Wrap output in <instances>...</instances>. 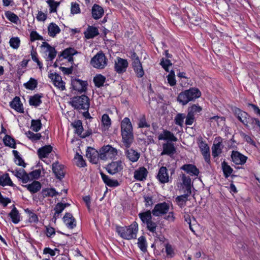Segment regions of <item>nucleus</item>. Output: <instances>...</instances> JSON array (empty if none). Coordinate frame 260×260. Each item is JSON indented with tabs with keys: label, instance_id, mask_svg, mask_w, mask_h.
Wrapping results in <instances>:
<instances>
[{
	"label": "nucleus",
	"instance_id": "7",
	"mask_svg": "<svg viewBox=\"0 0 260 260\" xmlns=\"http://www.w3.org/2000/svg\"><path fill=\"white\" fill-rule=\"evenodd\" d=\"M49 78L52 81L54 85L60 90H64L66 89L65 83L62 81V78L58 74L50 73L49 75Z\"/></svg>",
	"mask_w": 260,
	"mask_h": 260
},
{
	"label": "nucleus",
	"instance_id": "19",
	"mask_svg": "<svg viewBox=\"0 0 260 260\" xmlns=\"http://www.w3.org/2000/svg\"><path fill=\"white\" fill-rule=\"evenodd\" d=\"M11 172L18 178L21 179L23 183L27 182L30 179L28 175L23 169H15L11 171Z\"/></svg>",
	"mask_w": 260,
	"mask_h": 260
},
{
	"label": "nucleus",
	"instance_id": "9",
	"mask_svg": "<svg viewBox=\"0 0 260 260\" xmlns=\"http://www.w3.org/2000/svg\"><path fill=\"white\" fill-rule=\"evenodd\" d=\"M124 153L126 158L132 162L137 161L140 157V153L132 148H125Z\"/></svg>",
	"mask_w": 260,
	"mask_h": 260
},
{
	"label": "nucleus",
	"instance_id": "26",
	"mask_svg": "<svg viewBox=\"0 0 260 260\" xmlns=\"http://www.w3.org/2000/svg\"><path fill=\"white\" fill-rule=\"evenodd\" d=\"M77 51L73 48H68L64 50L61 56L63 58L67 59L69 62H73V55L77 54Z\"/></svg>",
	"mask_w": 260,
	"mask_h": 260
},
{
	"label": "nucleus",
	"instance_id": "45",
	"mask_svg": "<svg viewBox=\"0 0 260 260\" xmlns=\"http://www.w3.org/2000/svg\"><path fill=\"white\" fill-rule=\"evenodd\" d=\"M41 193L44 198L47 197H53L58 194V192L56 191L55 189L52 188L42 189Z\"/></svg>",
	"mask_w": 260,
	"mask_h": 260
},
{
	"label": "nucleus",
	"instance_id": "50",
	"mask_svg": "<svg viewBox=\"0 0 260 260\" xmlns=\"http://www.w3.org/2000/svg\"><path fill=\"white\" fill-rule=\"evenodd\" d=\"M41 97V96L39 95H35L34 96L30 98L29 99L30 105L35 107L39 106L42 103Z\"/></svg>",
	"mask_w": 260,
	"mask_h": 260
},
{
	"label": "nucleus",
	"instance_id": "30",
	"mask_svg": "<svg viewBox=\"0 0 260 260\" xmlns=\"http://www.w3.org/2000/svg\"><path fill=\"white\" fill-rule=\"evenodd\" d=\"M132 65L137 76L139 78L142 77L144 75V71L140 61L137 60L136 61L132 62Z\"/></svg>",
	"mask_w": 260,
	"mask_h": 260
},
{
	"label": "nucleus",
	"instance_id": "48",
	"mask_svg": "<svg viewBox=\"0 0 260 260\" xmlns=\"http://www.w3.org/2000/svg\"><path fill=\"white\" fill-rule=\"evenodd\" d=\"M138 245L142 251L145 252L147 250L146 241L144 237L141 236L138 238Z\"/></svg>",
	"mask_w": 260,
	"mask_h": 260
},
{
	"label": "nucleus",
	"instance_id": "5",
	"mask_svg": "<svg viewBox=\"0 0 260 260\" xmlns=\"http://www.w3.org/2000/svg\"><path fill=\"white\" fill-rule=\"evenodd\" d=\"M198 145L204 156L205 160L208 164L210 162V148L206 142L204 141L202 138L198 140Z\"/></svg>",
	"mask_w": 260,
	"mask_h": 260
},
{
	"label": "nucleus",
	"instance_id": "51",
	"mask_svg": "<svg viewBox=\"0 0 260 260\" xmlns=\"http://www.w3.org/2000/svg\"><path fill=\"white\" fill-rule=\"evenodd\" d=\"M74 159L76 160V164L79 167H84L86 166V162L82 155L76 153Z\"/></svg>",
	"mask_w": 260,
	"mask_h": 260
},
{
	"label": "nucleus",
	"instance_id": "11",
	"mask_svg": "<svg viewBox=\"0 0 260 260\" xmlns=\"http://www.w3.org/2000/svg\"><path fill=\"white\" fill-rule=\"evenodd\" d=\"M122 145L126 148H129L134 141L133 133H121Z\"/></svg>",
	"mask_w": 260,
	"mask_h": 260
},
{
	"label": "nucleus",
	"instance_id": "18",
	"mask_svg": "<svg viewBox=\"0 0 260 260\" xmlns=\"http://www.w3.org/2000/svg\"><path fill=\"white\" fill-rule=\"evenodd\" d=\"M234 114L239 120L244 125H247V120L249 116L247 113L241 111L239 108H235L234 109Z\"/></svg>",
	"mask_w": 260,
	"mask_h": 260
},
{
	"label": "nucleus",
	"instance_id": "14",
	"mask_svg": "<svg viewBox=\"0 0 260 260\" xmlns=\"http://www.w3.org/2000/svg\"><path fill=\"white\" fill-rule=\"evenodd\" d=\"M100 153L92 148H88L86 150V157L93 164H96L99 157Z\"/></svg>",
	"mask_w": 260,
	"mask_h": 260
},
{
	"label": "nucleus",
	"instance_id": "24",
	"mask_svg": "<svg viewBox=\"0 0 260 260\" xmlns=\"http://www.w3.org/2000/svg\"><path fill=\"white\" fill-rule=\"evenodd\" d=\"M158 139L159 140H169L173 142L177 141V138L175 137L174 134L167 130H164L162 133L158 135Z\"/></svg>",
	"mask_w": 260,
	"mask_h": 260
},
{
	"label": "nucleus",
	"instance_id": "37",
	"mask_svg": "<svg viewBox=\"0 0 260 260\" xmlns=\"http://www.w3.org/2000/svg\"><path fill=\"white\" fill-rule=\"evenodd\" d=\"M44 46L46 47V52L48 53L47 59L53 60L56 55V51L54 47L50 46L48 43H45Z\"/></svg>",
	"mask_w": 260,
	"mask_h": 260
},
{
	"label": "nucleus",
	"instance_id": "2",
	"mask_svg": "<svg viewBox=\"0 0 260 260\" xmlns=\"http://www.w3.org/2000/svg\"><path fill=\"white\" fill-rule=\"evenodd\" d=\"M71 104L75 109L86 112L88 111L90 105L89 99L85 95L73 98Z\"/></svg>",
	"mask_w": 260,
	"mask_h": 260
},
{
	"label": "nucleus",
	"instance_id": "15",
	"mask_svg": "<svg viewBox=\"0 0 260 260\" xmlns=\"http://www.w3.org/2000/svg\"><path fill=\"white\" fill-rule=\"evenodd\" d=\"M63 166L58 162H54L52 165V169L56 178L61 179L64 176Z\"/></svg>",
	"mask_w": 260,
	"mask_h": 260
},
{
	"label": "nucleus",
	"instance_id": "1",
	"mask_svg": "<svg viewBox=\"0 0 260 260\" xmlns=\"http://www.w3.org/2000/svg\"><path fill=\"white\" fill-rule=\"evenodd\" d=\"M117 232L123 239L130 240L136 238L138 231V225L136 222H134L128 226L118 227Z\"/></svg>",
	"mask_w": 260,
	"mask_h": 260
},
{
	"label": "nucleus",
	"instance_id": "63",
	"mask_svg": "<svg viewBox=\"0 0 260 260\" xmlns=\"http://www.w3.org/2000/svg\"><path fill=\"white\" fill-rule=\"evenodd\" d=\"M6 17L10 21L14 23H17L19 20L18 17L11 12H7L6 13Z\"/></svg>",
	"mask_w": 260,
	"mask_h": 260
},
{
	"label": "nucleus",
	"instance_id": "13",
	"mask_svg": "<svg viewBox=\"0 0 260 260\" xmlns=\"http://www.w3.org/2000/svg\"><path fill=\"white\" fill-rule=\"evenodd\" d=\"M232 161L236 165L244 164L247 157L238 151H233L231 154Z\"/></svg>",
	"mask_w": 260,
	"mask_h": 260
},
{
	"label": "nucleus",
	"instance_id": "8",
	"mask_svg": "<svg viewBox=\"0 0 260 260\" xmlns=\"http://www.w3.org/2000/svg\"><path fill=\"white\" fill-rule=\"evenodd\" d=\"M128 64L127 60L118 57L115 61V71L118 74L123 73L126 71Z\"/></svg>",
	"mask_w": 260,
	"mask_h": 260
},
{
	"label": "nucleus",
	"instance_id": "16",
	"mask_svg": "<svg viewBox=\"0 0 260 260\" xmlns=\"http://www.w3.org/2000/svg\"><path fill=\"white\" fill-rule=\"evenodd\" d=\"M176 152V149L174 145L170 142H167L162 145V151L161 153V155H167L171 156L173 155Z\"/></svg>",
	"mask_w": 260,
	"mask_h": 260
},
{
	"label": "nucleus",
	"instance_id": "20",
	"mask_svg": "<svg viewBox=\"0 0 260 260\" xmlns=\"http://www.w3.org/2000/svg\"><path fill=\"white\" fill-rule=\"evenodd\" d=\"M72 84L74 90L79 92H82L86 90L87 85L86 82L79 79H75L72 81Z\"/></svg>",
	"mask_w": 260,
	"mask_h": 260
},
{
	"label": "nucleus",
	"instance_id": "31",
	"mask_svg": "<svg viewBox=\"0 0 260 260\" xmlns=\"http://www.w3.org/2000/svg\"><path fill=\"white\" fill-rule=\"evenodd\" d=\"M101 175L103 181L108 186L117 187L119 185L117 180L110 179L108 176L103 173H101Z\"/></svg>",
	"mask_w": 260,
	"mask_h": 260
},
{
	"label": "nucleus",
	"instance_id": "52",
	"mask_svg": "<svg viewBox=\"0 0 260 260\" xmlns=\"http://www.w3.org/2000/svg\"><path fill=\"white\" fill-rule=\"evenodd\" d=\"M47 3L50 7V12H56V8L59 6V3L55 2L54 0H47Z\"/></svg>",
	"mask_w": 260,
	"mask_h": 260
},
{
	"label": "nucleus",
	"instance_id": "25",
	"mask_svg": "<svg viewBox=\"0 0 260 260\" xmlns=\"http://www.w3.org/2000/svg\"><path fill=\"white\" fill-rule=\"evenodd\" d=\"M147 170L144 167H141L136 170L134 172V178L138 181L145 180L147 175Z\"/></svg>",
	"mask_w": 260,
	"mask_h": 260
},
{
	"label": "nucleus",
	"instance_id": "61",
	"mask_svg": "<svg viewBox=\"0 0 260 260\" xmlns=\"http://www.w3.org/2000/svg\"><path fill=\"white\" fill-rule=\"evenodd\" d=\"M71 12L72 14H77L80 13V6L77 3H71Z\"/></svg>",
	"mask_w": 260,
	"mask_h": 260
},
{
	"label": "nucleus",
	"instance_id": "44",
	"mask_svg": "<svg viewBox=\"0 0 260 260\" xmlns=\"http://www.w3.org/2000/svg\"><path fill=\"white\" fill-rule=\"evenodd\" d=\"M178 101L184 105L187 104L190 101V99L188 96L186 90L184 92H181L178 96Z\"/></svg>",
	"mask_w": 260,
	"mask_h": 260
},
{
	"label": "nucleus",
	"instance_id": "29",
	"mask_svg": "<svg viewBox=\"0 0 260 260\" xmlns=\"http://www.w3.org/2000/svg\"><path fill=\"white\" fill-rule=\"evenodd\" d=\"M10 106L19 113H23L24 112L22 104L21 103L20 99L19 97L16 96L14 98L10 103Z\"/></svg>",
	"mask_w": 260,
	"mask_h": 260
},
{
	"label": "nucleus",
	"instance_id": "53",
	"mask_svg": "<svg viewBox=\"0 0 260 260\" xmlns=\"http://www.w3.org/2000/svg\"><path fill=\"white\" fill-rule=\"evenodd\" d=\"M9 43L12 48L17 49L20 46V40L18 37H13L10 39Z\"/></svg>",
	"mask_w": 260,
	"mask_h": 260
},
{
	"label": "nucleus",
	"instance_id": "32",
	"mask_svg": "<svg viewBox=\"0 0 260 260\" xmlns=\"http://www.w3.org/2000/svg\"><path fill=\"white\" fill-rule=\"evenodd\" d=\"M99 34L98 28L94 26H89L84 32L85 37L88 39L93 38Z\"/></svg>",
	"mask_w": 260,
	"mask_h": 260
},
{
	"label": "nucleus",
	"instance_id": "47",
	"mask_svg": "<svg viewBox=\"0 0 260 260\" xmlns=\"http://www.w3.org/2000/svg\"><path fill=\"white\" fill-rule=\"evenodd\" d=\"M221 166L225 177L226 178L229 177L233 172L232 168L225 161L222 162Z\"/></svg>",
	"mask_w": 260,
	"mask_h": 260
},
{
	"label": "nucleus",
	"instance_id": "60",
	"mask_svg": "<svg viewBox=\"0 0 260 260\" xmlns=\"http://www.w3.org/2000/svg\"><path fill=\"white\" fill-rule=\"evenodd\" d=\"M150 124L147 122L145 116H142L140 118L138 122V126L141 128L149 127Z\"/></svg>",
	"mask_w": 260,
	"mask_h": 260
},
{
	"label": "nucleus",
	"instance_id": "55",
	"mask_svg": "<svg viewBox=\"0 0 260 260\" xmlns=\"http://www.w3.org/2000/svg\"><path fill=\"white\" fill-rule=\"evenodd\" d=\"M27 137L32 141H37L40 139L41 135L40 133L35 134L31 131H28L25 133Z\"/></svg>",
	"mask_w": 260,
	"mask_h": 260
},
{
	"label": "nucleus",
	"instance_id": "54",
	"mask_svg": "<svg viewBox=\"0 0 260 260\" xmlns=\"http://www.w3.org/2000/svg\"><path fill=\"white\" fill-rule=\"evenodd\" d=\"M42 123L40 120H32L31 122V128L32 131L37 132L40 130Z\"/></svg>",
	"mask_w": 260,
	"mask_h": 260
},
{
	"label": "nucleus",
	"instance_id": "10",
	"mask_svg": "<svg viewBox=\"0 0 260 260\" xmlns=\"http://www.w3.org/2000/svg\"><path fill=\"white\" fill-rule=\"evenodd\" d=\"M223 145L220 138L216 139L212 147V153L214 157L218 156L222 152Z\"/></svg>",
	"mask_w": 260,
	"mask_h": 260
},
{
	"label": "nucleus",
	"instance_id": "34",
	"mask_svg": "<svg viewBox=\"0 0 260 260\" xmlns=\"http://www.w3.org/2000/svg\"><path fill=\"white\" fill-rule=\"evenodd\" d=\"M25 187L31 193H36L41 189V185L39 181H34L31 184L25 185Z\"/></svg>",
	"mask_w": 260,
	"mask_h": 260
},
{
	"label": "nucleus",
	"instance_id": "41",
	"mask_svg": "<svg viewBox=\"0 0 260 260\" xmlns=\"http://www.w3.org/2000/svg\"><path fill=\"white\" fill-rule=\"evenodd\" d=\"M152 212L147 211L144 212L140 213L139 216L143 223H148L152 219Z\"/></svg>",
	"mask_w": 260,
	"mask_h": 260
},
{
	"label": "nucleus",
	"instance_id": "36",
	"mask_svg": "<svg viewBox=\"0 0 260 260\" xmlns=\"http://www.w3.org/2000/svg\"><path fill=\"white\" fill-rule=\"evenodd\" d=\"M190 194L191 193L187 192V191H186V193L184 194L178 196L176 198V201L180 207H182L185 205V203L188 200V198Z\"/></svg>",
	"mask_w": 260,
	"mask_h": 260
},
{
	"label": "nucleus",
	"instance_id": "22",
	"mask_svg": "<svg viewBox=\"0 0 260 260\" xmlns=\"http://www.w3.org/2000/svg\"><path fill=\"white\" fill-rule=\"evenodd\" d=\"M157 177L158 180L162 183H165L169 181V175L166 167H161L160 168Z\"/></svg>",
	"mask_w": 260,
	"mask_h": 260
},
{
	"label": "nucleus",
	"instance_id": "39",
	"mask_svg": "<svg viewBox=\"0 0 260 260\" xmlns=\"http://www.w3.org/2000/svg\"><path fill=\"white\" fill-rule=\"evenodd\" d=\"M9 216L12 219V222L17 224L20 221V216L15 207H14L9 213Z\"/></svg>",
	"mask_w": 260,
	"mask_h": 260
},
{
	"label": "nucleus",
	"instance_id": "59",
	"mask_svg": "<svg viewBox=\"0 0 260 260\" xmlns=\"http://www.w3.org/2000/svg\"><path fill=\"white\" fill-rule=\"evenodd\" d=\"M175 75L174 71L172 70L167 77L168 82L171 86L176 85V81L175 80Z\"/></svg>",
	"mask_w": 260,
	"mask_h": 260
},
{
	"label": "nucleus",
	"instance_id": "4",
	"mask_svg": "<svg viewBox=\"0 0 260 260\" xmlns=\"http://www.w3.org/2000/svg\"><path fill=\"white\" fill-rule=\"evenodd\" d=\"M117 155V150L116 148L110 145L104 146L100 151L99 158L102 160L112 159Z\"/></svg>",
	"mask_w": 260,
	"mask_h": 260
},
{
	"label": "nucleus",
	"instance_id": "3",
	"mask_svg": "<svg viewBox=\"0 0 260 260\" xmlns=\"http://www.w3.org/2000/svg\"><path fill=\"white\" fill-rule=\"evenodd\" d=\"M108 60L105 54L100 52L94 55L90 60L91 65L98 69H103L107 65Z\"/></svg>",
	"mask_w": 260,
	"mask_h": 260
},
{
	"label": "nucleus",
	"instance_id": "28",
	"mask_svg": "<svg viewBox=\"0 0 260 260\" xmlns=\"http://www.w3.org/2000/svg\"><path fill=\"white\" fill-rule=\"evenodd\" d=\"M104 14V10L102 7L98 5L94 4L92 7V16L95 19L101 18Z\"/></svg>",
	"mask_w": 260,
	"mask_h": 260
},
{
	"label": "nucleus",
	"instance_id": "6",
	"mask_svg": "<svg viewBox=\"0 0 260 260\" xmlns=\"http://www.w3.org/2000/svg\"><path fill=\"white\" fill-rule=\"evenodd\" d=\"M170 206L166 203H158L154 206L152 210V214L155 216H159L166 214L169 210Z\"/></svg>",
	"mask_w": 260,
	"mask_h": 260
},
{
	"label": "nucleus",
	"instance_id": "38",
	"mask_svg": "<svg viewBox=\"0 0 260 260\" xmlns=\"http://www.w3.org/2000/svg\"><path fill=\"white\" fill-rule=\"evenodd\" d=\"M72 125L75 128V133L80 136L81 137L84 138L85 136L82 135V133L83 130L82 126V123L80 120H77L74 121L72 123Z\"/></svg>",
	"mask_w": 260,
	"mask_h": 260
},
{
	"label": "nucleus",
	"instance_id": "64",
	"mask_svg": "<svg viewBox=\"0 0 260 260\" xmlns=\"http://www.w3.org/2000/svg\"><path fill=\"white\" fill-rule=\"evenodd\" d=\"M4 142L6 145L11 147H14L15 142L14 139L11 138L10 136H6L4 139Z\"/></svg>",
	"mask_w": 260,
	"mask_h": 260
},
{
	"label": "nucleus",
	"instance_id": "43",
	"mask_svg": "<svg viewBox=\"0 0 260 260\" xmlns=\"http://www.w3.org/2000/svg\"><path fill=\"white\" fill-rule=\"evenodd\" d=\"M181 178L183 184L186 187V191L187 192L191 193V179L188 176H186L185 174L181 175Z\"/></svg>",
	"mask_w": 260,
	"mask_h": 260
},
{
	"label": "nucleus",
	"instance_id": "58",
	"mask_svg": "<svg viewBox=\"0 0 260 260\" xmlns=\"http://www.w3.org/2000/svg\"><path fill=\"white\" fill-rule=\"evenodd\" d=\"M13 152L15 156V162L16 164L20 166L25 167V163L23 160L18 154L17 151L13 150Z\"/></svg>",
	"mask_w": 260,
	"mask_h": 260
},
{
	"label": "nucleus",
	"instance_id": "49",
	"mask_svg": "<svg viewBox=\"0 0 260 260\" xmlns=\"http://www.w3.org/2000/svg\"><path fill=\"white\" fill-rule=\"evenodd\" d=\"M105 77L102 75H99L96 76L94 79L93 81L95 85L97 87H101L103 85L105 81Z\"/></svg>",
	"mask_w": 260,
	"mask_h": 260
},
{
	"label": "nucleus",
	"instance_id": "35",
	"mask_svg": "<svg viewBox=\"0 0 260 260\" xmlns=\"http://www.w3.org/2000/svg\"><path fill=\"white\" fill-rule=\"evenodd\" d=\"M186 92L190 101L199 98L201 95L200 91L197 88H190L188 90H186Z\"/></svg>",
	"mask_w": 260,
	"mask_h": 260
},
{
	"label": "nucleus",
	"instance_id": "21",
	"mask_svg": "<svg viewBox=\"0 0 260 260\" xmlns=\"http://www.w3.org/2000/svg\"><path fill=\"white\" fill-rule=\"evenodd\" d=\"M64 223L69 229H73L76 226V220L72 214L66 213L63 217Z\"/></svg>",
	"mask_w": 260,
	"mask_h": 260
},
{
	"label": "nucleus",
	"instance_id": "40",
	"mask_svg": "<svg viewBox=\"0 0 260 260\" xmlns=\"http://www.w3.org/2000/svg\"><path fill=\"white\" fill-rule=\"evenodd\" d=\"M101 121L104 130L108 129L111 125V121L109 116L106 114H104L102 117Z\"/></svg>",
	"mask_w": 260,
	"mask_h": 260
},
{
	"label": "nucleus",
	"instance_id": "62",
	"mask_svg": "<svg viewBox=\"0 0 260 260\" xmlns=\"http://www.w3.org/2000/svg\"><path fill=\"white\" fill-rule=\"evenodd\" d=\"M202 108L201 107L196 105H193L188 108V113L192 114V115H194L195 114L200 112Z\"/></svg>",
	"mask_w": 260,
	"mask_h": 260
},
{
	"label": "nucleus",
	"instance_id": "23",
	"mask_svg": "<svg viewBox=\"0 0 260 260\" xmlns=\"http://www.w3.org/2000/svg\"><path fill=\"white\" fill-rule=\"evenodd\" d=\"M181 169L191 175L197 176L200 173L199 169L194 165L192 164L184 165L181 167Z\"/></svg>",
	"mask_w": 260,
	"mask_h": 260
},
{
	"label": "nucleus",
	"instance_id": "17",
	"mask_svg": "<svg viewBox=\"0 0 260 260\" xmlns=\"http://www.w3.org/2000/svg\"><path fill=\"white\" fill-rule=\"evenodd\" d=\"M133 133V129L129 119L125 117L121 122V133Z\"/></svg>",
	"mask_w": 260,
	"mask_h": 260
},
{
	"label": "nucleus",
	"instance_id": "33",
	"mask_svg": "<svg viewBox=\"0 0 260 260\" xmlns=\"http://www.w3.org/2000/svg\"><path fill=\"white\" fill-rule=\"evenodd\" d=\"M60 31L59 27L54 23H51L48 27V35L50 37H54Z\"/></svg>",
	"mask_w": 260,
	"mask_h": 260
},
{
	"label": "nucleus",
	"instance_id": "42",
	"mask_svg": "<svg viewBox=\"0 0 260 260\" xmlns=\"http://www.w3.org/2000/svg\"><path fill=\"white\" fill-rule=\"evenodd\" d=\"M0 185L3 186L6 185L13 186L14 184L9 176V175L6 174L0 177Z\"/></svg>",
	"mask_w": 260,
	"mask_h": 260
},
{
	"label": "nucleus",
	"instance_id": "12",
	"mask_svg": "<svg viewBox=\"0 0 260 260\" xmlns=\"http://www.w3.org/2000/svg\"><path fill=\"white\" fill-rule=\"evenodd\" d=\"M123 169L122 162L121 161H113L107 166V170L111 174H115Z\"/></svg>",
	"mask_w": 260,
	"mask_h": 260
},
{
	"label": "nucleus",
	"instance_id": "57",
	"mask_svg": "<svg viewBox=\"0 0 260 260\" xmlns=\"http://www.w3.org/2000/svg\"><path fill=\"white\" fill-rule=\"evenodd\" d=\"M37 80L33 78H30L27 82L24 84V86L25 88L30 90L34 89L37 86Z\"/></svg>",
	"mask_w": 260,
	"mask_h": 260
},
{
	"label": "nucleus",
	"instance_id": "46",
	"mask_svg": "<svg viewBox=\"0 0 260 260\" xmlns=\"http://www.w3.org/2000/svg\"><path fill=\"white\" fill-rule=\"evenodd\" d=\"M64 209V205H63L62 203H58L56 205L54 208L55 213L53 215V219H54L55 221L57 218L59 217V214L63 211Z\"/></svg>",
	"mask_w": 260,
	"mask_h": 260
},
{
	"label": "nucleus",
	"instance_id": "56",
	"mask_svg": "<svg viewBox=\"0 0 260 260\" xmlns=\"http://www.w3.org/2000/svg\"><path fill=\"white\" fill-rule=\"evenodd\" d=\"M25 211L28 214V220L30 222L36 223L38 221V217L35 213L28 209H26Z\"/></svg>",
	"mask_w": 260,
	"mask_h": 260
},
{
	"label": "nucleus",
	"instance_id": "27",
	"mask_svg": "<svg viewBox=\"0 0 260 260\" xmlns=\"http://www.w3.org/2000/svg\"><path fill=\"white\" fill-rule=\"evenodd\" d=\"M52 150V147L50 145H45L38 150V155L39 158L42 159L47 157Z\"/></svg>",
	"mask_w": 260,
	"mask_h": 260
}]
</instances>
